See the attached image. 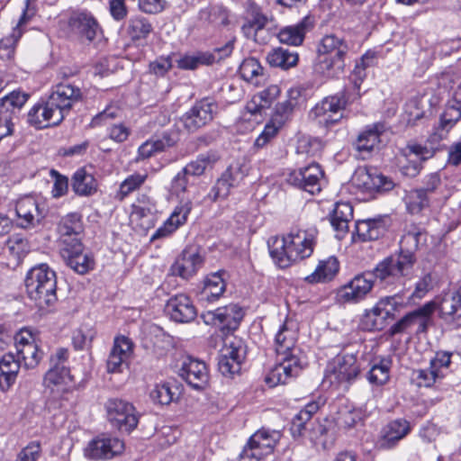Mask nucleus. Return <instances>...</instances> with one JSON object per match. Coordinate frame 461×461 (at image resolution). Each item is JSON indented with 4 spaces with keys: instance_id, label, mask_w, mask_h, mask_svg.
<instances>
[{
    "instance_id": "52",
    "label": "nucleus",
    "mask_w": 461,
    "mask_h": 461,
    "mask_svg": "<svg viewBox=\"0 0 461 461\" xmlns=\"http://www.w3.org/2000/svg\"><path fill=\"white\" fill-rule=\"evenodd\" d=\"M17 355L26 368H34L41 360L43 352L40 349L38 344L35 343L21 347V349L17 351Z\"/></svg>"
},
{
    "instance_id": "28",
    "label": "nucleus",
    "mask_w": 461,
    "mask_h": 461,
    "mask_svg": "<svg viewBox=\"0 0 461 461\" xmlns=\"http://www.w3.org/2000/svg\"><path fill=\"white\" fill-rule=\"evenodd\" d=\"M224 271H218L208 275L203 281V287L199 293V301L213 303L217 301L226 290V284L222 276Z\"/></svg>"
},
{
    "instance_id": "39",
    "label": "nucleus",
    "mask_w": 461,
    "mask_h": 461,
    "mask_svg": "<svg viewBox=\"0 0 461 461\" xmlns=\"http://www.w3.org/2000/svg\"><path fill=\"white\" fill-rule=\"evenodd\" d=\"M219 158V156L213 151L202 153L194 160L189 162L183 169L189 176H200L206 169L212 168Z\"/></svg>"
},
{
    "instance_id": "56",
    "label": "nucleus",
    "mask_w": 461,
    "mask_h": 461,
    "mask_svg": "<svg viewBox=\"0 0 461 461\" xmlns=\"http://www.w3.org/2000/svg\"><path fill=\"white\" fill-rule=\"evenodd\" d=\"M200 18L208 21L207 26L215 28L224 27L230 24L228 12L222 8H212L211 11H202Z\"/></svg>"
},
{
    "instance_id": "34",
    "label": "nucleus",
    "mask_w": 461,
    "mask_h": 461,
    "mask_svg": "<svg viewBox=\"0 0 461 461\" xmlns=\"http://www.w3.org/2000/svg\"><path fill=\"white\" fill-rule=\"evenodd\" d=\"M176 140V134L170 132H164L159 139L148 140L139 148V158L145 159L157 152L164 151L167 148L173 147Z\"/></svg>"
},
{
    "instance_id": "55",
    "label": "nucleus",
    "mask_w": 461,
    "mask_h": 461,
    "mask_svg": "<svg viewBox=\"0 0 461 461\" xmlns=\"http://www.w3.org/2000/svg\"><path fill=\"white\" fill-rule=\"evenodd\" d=\"M68 25L77 29H95L99 26L97 20L87 11L73 12L70 15Z\"/></svg>"
},
{
    "instance_id": "2",
    "label": "nucleus",
    "mask_w": 461,
    "mask_h": 461,
    "mask_svg": "<svg viewBox=\"0 0 461 461\" xmlns=\"http://www.w3.org/2000/svg\"><path fill=\"white\" fill-rule=\"evenodd\" d=\"M295 343V330L284 323L275 337L276 352L279 362L269 370L265 379L269 386L287 384L302 371L303 364Z\"/></svg>"
},
{
    "instance_id": "32",
    "label": "nucleus",
    "mask_w": 461,
    "mask_h": 461,
    "mask_svg": "<svg viewBox=\"0 0 461 461\" xmlns=\"http://www.w3.org/2000/svg\"><path fill=\"white\" fill-rule=\"evenodd\" d=\"M386 230L382 218L366 219L356 222V232L362 241L376 240Z\"/></svg>"
},
{
    "instance_id": "17",
    "label": "nucleus",
    "mask_w": 461,
    "mask_h": 461,
    "mask_svg": "<svg viewBox=\"0 0 461 461\" xmlns=\"http://www.w3.org/2000/svg\"><path fill=\"white\" fill-rule=\"evenodd\" d=\"M218 105L212 98H203L195 103L192 109L183 116L185 127L189 131H194L213 119Z\"/></svg>"
},
{
    "instance_id": "38",
    "label": "nucleus",
    "mask_w": 461,
    "mask_h": 461,
    "mask_svg": "<svg viewBox=\"0 0 461 461\" xmlns=\"http://www.w3.org/2000/svg\"><path fill=\"white\" fill-rule=\"evenodd\" d=\"M300 97L301 90L299 88H291L287 92V99L276 104L274 117L279 123H283L290 118L298 104Z\"/></svg>"
},
{
    "instance_id": "61",
    "label": "nucleus",
    "mask_w": 461,
    "mask_h": 461,
    "mask_svg": "<svg viewBox=\"0 0 461 461\" xmlns=\"http://www.w3.org/2000/svg\"><path fill=\"white\" fill-rule=\"evenodd\" d=\"M29 96L30 95L24 92L14 90L1 98V106L6 110L5 113L9 114V109H21L28 101Z\"/></svg>"
},
{
    "instance_id": "6",
    "label": "nucleus",
    "mask_w": 461,
    "mask_h": 461,
    "mask_svg": "<svg viewBox=\"0 0 461 461\" xmlns=\"http://www.w3.org/2000/svg\"><path fill=\"white\" fill-rule=\"evenodd\" d=\"M249 169V166L243 161L232 162L216 180L204 199L212 203L225 200L231 188L239 186L244 180Z\"/></svg>"
},
{
    "instance_id": "14",
    "label": "nucleus",
    "mask_w": 461,
    "mask_h": 461,
    "mask_svg": "<svg viewBox=\"0 0 461 461\" xmlns=\"http://www.w3.org/2000/svg\"><path fill=\"white\" fill-rule=\"evenodd\" d=\"M347 102L343 95L325 97L312 109L311 116L317 119L321 124L332 125L342 118L341 111L345 109Z\"/></svg>"
},
{
    "instance_id": "47",
    "label": "nucleus",
    "mask_w": 461,
    "mask_h": 461,
    "mask_svg": "<svg viewBox=\"0 0 461 461\" xmlns=\"http://www.w3.org/2000/svg\"><path fill=\"white\" fill-rule=\"evenodd\" d=\"M391 365V360L387 358L374 362L366 375L368 382L374 385L386 384L390 377Z\"/></svg>"
},
{
    "instance_id": "59",
    "label": "nucleus",
    "mask_w": 461,
    "mask_h": 461,
    "mask_svg": "<svg viewBox=\"0 0 461 461\" xmlns=\"http://www.w3.org/2000/svg\"><path fill=\"white\" fill-rule=\"evenodd\" d=\"M147 174L135 173L129 176L120 185L119 196L122 200L133 191L140 188L147 179Z\"/></svg>"
},
{
    "instance_id": "41",
    "label": "nucleus",
    "mask_w": 461,
    "mask_h": 461,
    "mask_svg": "<svg viewBox=\"0 0 461 461\" xmlns=\"http://www.w3.org/2000/svg\"><path fill=\"white\" fill-rule=\"evenodd\" d=\"M352 217V206L348 203H338L330 216V223L336 231L345 234Z\"/></svg>"
},
{
    "instance_id": "48",
    "label": "nucleus",
    "mask_w": 461,
    "mask_h": 461,
    "mask_svg": "<svg viewBox=\"0 0 461 461\" xmlns=\"http://www.w3.org/2000/svg\"><path fill=\"white\" fill-rule=\"evenodd\" d=\"M431 198L418 188L411 190L405 197L408 212L411 214H419L430 205Z\"/></svg>"
},
{
    "instance_id": "19",
    "label": "nucleus",
    "mask_w": 461,
    "mask_h": 461,
    "mask_svg": "<svg viewBox=\"0 0 461 461\" xmlns=\"http://www.w3.org/2000/svg\"><path fill=\"white\" fill-rule=\"evenodd\" d=\"M178 375L195 390L203 389L209 380L205 363L191 357L183 359Z\"/></svg>"
},
{
    "instance_id": "7",
    "label": "nucleus",
    "mask_w": 461,
    "mask_h": 461,
    "mask_svg": "<svg viewBox=\"0 0 461 461\" xmlns=\"http://www.w3.org/2000/svg\"><path fill=\"white\" fill-rule=\"evenodd\" d=\"M360 371V362L355 354H340L329 365L326 377L330 384L348 389L358 377Z\"/></svg>"
},
{
    "instance_id": "16",
    "label": "nucleus",
    "mask_w": 461,
    "mask_h": 461,
    "mask_svg": "<svg viewBox=\"0 0 461 461\" xmlns=\"http://www.w3.org/2000/svg\"><path fill=\"white\" fill-rule=\"evenodd\" d=\"M83 244L79 238H74L71 242H66V247H61L60 255L67 265L76 273L84 275L94 267V259L83 253Z\"/></svg>"
},
{
    "instance_id": "44",
    "label": "nucleus",
    "mask_w": 461,
    "mask_h": 461,
    "mask_svg": "<svg viewBox=\"0 0 461 461\" xmlns=\"http://www.w3.org/2000/svg\"><path fill=\"white\" fill-rule=\"evenodd\" d=\"M243 19L244 23L241 25V29H264L273 23V20L264 14L255 4H249Z\"/></svg>"
},
{
    "instance_id": "1",
    "label": "nucleus",
    "mask_w": 461,
    "mask_h": 461,
    "mask_svg": "<svg viewBox=\"0 0 461 461\" xmlns=\"http://www.w3.org/2000/svg\"><path fill=\"white\" fill-rule=\"evenodd\" d=\"M318 230L315 228L303 230L293 227L282 237H275L268 240L269 253L280 268L310 258L316 244Z\"/></svg>"
},
{
    "instance_id": "57",
    "label": "nucleus",
    "mask_w": 461,
    "mask_h": 461,
    "mask_svg": "<svg viewBox=\"0 0 461 461\" xmlns=\"http://www.w3.org/2000/svg\"><path fill=\"white\" fill-rule=\"evenodd\" d=\"M452 358L458 360L460 358V355L458 353L439 350L436 352L435 357L430 360L429 365L437 373L445 374L444 369L450 367L453 363Z\"/></svg>"
},
{
    "instance_id": "33",
    "label": "nucleus",
    "mask_w": 461,
    "mask_h": 461,
    "mask_svg": "<svg viewBox=\"0 0 461 461\" xmlns=\"http://www.w3.org/2000/svg\"><path fill=\"white\" fill-rule=\"evenodd\" d=\"M20 361L12 353L2 357L0 360V388L2 391H7L14 383L20 369Z\"/></svg>"
},
{
    "instance_id": "13",
    "label": "nucleus",
    "mask_w": 461,
    "mask_h": 461,
    "mask_svg": "<svg viewBox=\"0 0 461 461\" xmlns=\"http://www.w3.org/2000/svg\"><path fill=\"white\" fill-rule=\"evenodd\" d=\"M324 172L317 163L294 170L287 176V182L305 192L315 194L321 192Z\"/></svg>"
},
{
    "instance_id": "45",
    "label": "nucleus",
    "mask_w": 461,
    "mask_h": 461,
    "mask_svg": "<svg viewBox=\"0 0 461 461\" xmlns=\"http://www.w3.org/2000/svg\"><path fill=\"white\" fill-rule=\"evenodd\" d=\"M435 312L433 303H426L421 307L412 311V322L416 326V333H426L433 324L432 314Z\"/></svg>"
},
{
    "instance_id": "24",
    "label": "nucleus",
    "mask_w": 461,
    "mask_h": 461,
    "mask_svg": "<svg viewBox=\"0 0 461 461\" xmlns=\"http://www.w3.org/2000/svg\"><path fill=\"white\" fill-rule=\"evenodd\" d=\"M62 122V115L53 110L47 100L33 105L27 113V122L36 129L56 127Z\"/></svg>"
},
{
    "instance_id": "36",
    "label": "nucleus",
    "mask_w": 461,
    "mask_h": 461,
    "mask_svg": "<svg viewBox=\"0 0 461 461\" xmlns=\"http://www.w3.org/2000/svg\"><path fill=\"white\" fill-rule=\"evenodd\" d=\"M435 305V311L438 310L439 317L447 321L459 320L458 306L455 296L452 293H446L442 296L438 297L434 301H430Z\"/></svg>"
},
{
    "instance_id": "53",
    "label": "nucleus",
    "mask_w": 461,
    "mask_h": 461,
    "mask_svg": "<svg viewBox=\"0 0 461 461\" xmlns=\"http://www.w3.org/2000/svg\"><path fill=\"white\" fill-rule=\"evenodd\" d=\"M363 420V412L360 409L341 408L336 418L337 425L339 428L351 429L357 422Z\"/></svg>"
},
{
    "instance_id": "49",
    "label": "nucleus",
    "mask_w": 461,
    "mask_h": 461,
    "mask_svg": "<svg viewBox=\"0 0 461 461\" xmlns=\"http://www.w3.org/2000/svg\"><path fill=\"white\" fill-rule=\"evenodd\" d=\"M375 54L374 52H366L362 56L359 61L357 62L354 71L351 75V81L354 84V88L359 91L360 85L366 77V69L374 66ZM359 92L357 93V97H359Z\"/></svg>"
},
{
    "instance_id": "64",
    "label": "nucleus",
    "mask_w": 461,
    "mask_h": 461,
    "mask_svg": "<svg viewBox=\"0 0 461 461\" xmlns=\"http://www.w3.org/2000/svg\"><path fill=\"white\" fill-rule=\"evenodd\" d=\"M323 149L322 141L318 138H303L299 141L297 150L309 157H317Z\"/></svg>"
},
{
    "instance_id": "54",
    "label": "nucleus",
    "mask_w": 461,
    "mask_h": 461,
    "mask_svg": "<svg viewBox=\"0 0 461 461\" xmlns=\"http://www.w3.org/2000/svg\"><path fill=\"white\" fill-rule=\"evenodd\" d=\"M70 380L69 369L59 364H55L44 376V384L46 386L67 384L68 381Z\"/></svg>"
},
{
    "instance_id": "31",
    "label": "nucleus",
    "mask_w": 461,
    "mask_h": 461,
    "mask_svg": "<svg viewBox=\"0 0 461 461\" xmlns=\"http://www.w3.org/2000/svg\"><path fill=\"white\" fill-rule=\"evenodd\" d=\"M339 270V263L337 258L329 257L321 260L313 273L307 276L304 280L308 284L326 283L331 281Z\"/></svg>"
},
{
    "instance_id": "9",
    "label": "nucleus",
    "mask_w": 461,
    "mask_h": 461,
    "mask_svg": "<svg viewBox=\"0 0 461 461\" xmlns=\"http://www.w3.org/2000/svg\"><path fill=\"white\" fill-rule=\"evenodd\" d=\"M279 438L280 434L276 430L258 429L250 437L247 446L244 447L240 454L239 461L261 460L273 452Z\"/></svg>"
},
{
    "instance_id": "63",
    "label": "nucleus",
    "mask_w": 461,
    "mask_h": 461,
    "mask_svg": "<svg viewBox=\"0 0 461 461\" xmlns=\"http://www.w3.org/2000/svg\"><path fill=\"white\" fill-rule=\"evenodd\" d=\"M155 210V203L146 194H141L138 197L137 203L132 205V215L142 219L151 215Z\"/></svg>"
},
{
    "instance_id": "37",
    "label": "nucleus",
    "mask_w": 461,
    "mask_h": 461,
    "mask_svg": "<svg viewBox=\"0 0 461 461\" xmlns=\"http://www.w3.org/2000/svg\"><path fill=\"white\" fill-rule=\"evenodd\" d=\"M263 70V67L255 58L245 59L239 68L240 77L245 81L250 82L255 86H259L266 80Z\"/></svg>"
},
{
    "instance_id": "4",
    "label": "nucleus",
    "mask_w": 461,
    "mask_h": 461,
    "mask_svg": "<svg viewBox=\"0 0 461 461\" xmlns=\"http://www.w3.org/2000/svg\"><path fill=\"white\" fill-rule=\"evenodd\" d=\"M28 297L40 309L50 307L58 301L56 273L47 265L32 267L24 279Z\"/></svg>"
},
{
    "instance_id": "42",
    "label": "nucleus",
    "mask_w": 461,
    "mask_h": 461,
    "mask_svg": "<svg viewBox=\"0 0 461 461\" xmlns=\"http://www.w3.org/2000/svg\"><path fill=\"white\" fill-rule=\"evenodd\" d=\"M348 51L347 42L333 33L324 36L318 46V54L346 56Z\"/></svg>"
},
{
    "instance_id": "10",
    "label": "nucleus",
    "mask_w": 461,
    "mask_h": 461,
    "mask_svg": "<svg viewBox=\"0 0 461 461\" xmlns=\"http://www.w3.org/2000/svg\"><path fill=\"white\" fill-rule=\"evenodd\" d=\"M107 419L113 427L122 432L130 433L139 423L135 407L122 399H109L105 403Z\"/></svg>"
},
{
    "instance_id": "30",
    "label": "nucleus",
    "mask_w": 461,
    "mask_h": 461,
    "mask_svg": "<svg viewBox=\"0 0 461 461\" xmlns=\"http://www.w3.org/2000/svg\"><path fill=\"white\" fill-rule=\"evenodd\" d=\"M313 68L317 74L323 77H336L345 68V56L318 54Z\"/></svg>"
},
{
    "instance_id": "11",
    "label": "nucleus",
    "mask_w": 461,
    "mask_h": 461,
    "mask_svg": "<svg viewBox=\"0 0 461 461\" xmlns=\"http://www.w3.org/2000/svg\"><path fill=\"white\" fill-rule=\"evenodd\" d=\"M402 306V302L398 295L380 299L373 310L365 315V328L369 330H383L388 325V321L395 318L396 312Z\"/></svg>"
},
{
    "instance_id": "18",
    "label": "nucleus",
    "mask_w": 461,
    "mask_h": 461,
    "mask_svg": "<svg viewBox=\"0 0 461 461\" xmlns=\"http://www.w3.org/2000/svg\"><path fill=\"white\" fill-rule=\"evenodd\" d=\"M124 443L115 437L101 436L92 439L85 448L86 457L94 460L111 459L121 455Z\"/></svg>"
},
{
    "instance_id": "27",
    "label": "nucleus",
    "mask_w": 461,
    "mask_h": 461,
    "mask_svg": "<svg viewBox=\"0 0 461 461\" xmlns=\"http://www.w3.org/2000/svg\"><path fill=\"white\" fill-rule=\"evenodd\" d=\"M411 424L405 419L389 421L381 431L383 447L391 448L411 432Z\"/></svg>"
},
{
    "instance_id": "60",
    "label": "nucleus",
    "mask_w": 461,
    "mask_h": 461,
    "mask_svg": "<svg viewBox=\"0 0 461 461\" xmlns=\"http://www.w3.org/2000/svg\"><path fill=\"white\" fill-rule=\"evenodd\" d=\"M413 379L416 381L417 384L420 386L429 387L431 386L438 379L443 378L445 374L437 373L434 368L429 367L427 369H417L412 373Z\"/></svg>"
},
{
    "instance_id": "62",
    "label": "nucleus",
    "mask_w": 461,
    "mask_h": 461,
    "mask_svg": "<svg viewBox=\"0 0 461 461\" xmlns=\"http://www.w3.org/2000/svg\"><path fill=\"white\" fill-rule=\"evenodd\" d=\"M281 90L277 85H270L254 96V100H258V106L261 109H267L280 95Z\"/></svg>"
},
{
    "instance_id": "51",
    "label": "nucleus",
    "mask_w": 461,
    "mask_h": 461,
    "mask_svg": "<svg viewBox=\"0 0 461 461\" xmlns=\"http://www.w3.org/2000/svg\"><path fill=\"white\" fill-rule=\"evenodd\" d=\"M176 386H172L168 383L156 384L150 392V398L161 405H167L176 399Z\"/></svg>"
},
{
    "instance_id": "29",
    "label": "nucleus",
    "mask_w": 461,
    "mask_h": 461,
    "mask_svg": "<svg viewBox=\"0 0 461 461\" xmlns=\"http://www.w3.org/2000/svg\"><path fill=\"white\" fill-rule=\"evenodd\" d=\"M386 125L383 122L369 124L358 134L355 142L358 151H372L380 142V136L385 131Z\"/></svg>"
},
{
    "instance_id": "26",
    "label": "nucleus",
    "mask_w": 461,
    "mask_h": 461,
    "mask_svg": "<svg viewBox=\"0 0 461 461\" xmlns=\"http://www.w3.org/2000/svg\"><path fill=\"white\" fill-rule=\"evenodd\" d=\"M191 210L192 203L190 201L177 206L164 224L152 234L150 240L166 238L172 234L179 226L185 223Z\"/></svg>"
},
{
    "instance_id": "50",
    "label": "nucleus",
    "mask_w": 461,
    "mask_h": 461,
    "mask_svg": "<svg viewBox=\"0 0 461 461\" xmlns=\"http://www.w3.org/2000/svg\"><path fill=\"white\" fill-rule=\"evenodd\" d=\"M461 118V100L454 98L448 102L445 111L440 116V127L443 130H449Z\"/></svg>"
},
{
    "instance_id": "21",
    "label": "nucleus",
    "mask_w": 461,
    "mask_h": 461,
    "mask_svg": "<svg viewBox=\"0 0 461 461\" xmlns=\"http://www.w3.org/2000/svg\"><path fill=\"white\" fill-rule=\"evenodd\" d=\"M165 312L172 321L179 323L191 322L197 316V311L192 300L184 294L169 298L166 303Z\"/></svg>"
},
{
    "instance_id": "25",
    "label": "nucleus",
    "mask_w": 461,
    "mask_h": 461,
    "mask_svg": "<svg viewBox=\"0 0 461 461\" xmlns=\"http://www.w3.org/2000/svg\"><path fill=\"white\" fill-rule=\"evenodd\" d=\"M132 342L125 336L116 337L107 358L106 366L109 373L122 372V365L132 351Z\"/></svg>"
},
{
    "instance_id": "58",
    "label": "nucleus",
    "mask_w": 461,
    "mask_h": 461,
    "mask_svg": "<svg viewBox=\"0 0 461 461\" xmlns=\"http://www.w3.org/2000/svg\"><path fill=\"white\" fill-rule=\"evenodd\" d=\"M22 37V31H13L10 35L0 40V59H11L14 55L15 46Z\"/></svg>"
},
{
    "instance_id": "22",
    "label": "nucleus",
    "mask_w": 461,
    "mask_h": 461,
    "mask_svg": "<svg viewBox=\"0 0 461 461\" xmlns=\"http://www.w3.org/2000/svg\"><path fill=\"white\" fill-rule=\"evenodd\" d=\"M353 180L359 188L369 192H387L394 187L392 178L377 173L375 169L359 168Z\"/></svg>"
},
{
    "instance_id": "5",
    "label": "nucleus",
    "mask_w": 461,
    "mask_h": 461,
    "mask_svg": "<svg viewBox=\"0 0 461 461\" xmlns=\"http://www.w3.org/2000/svg\"><path fill=\"white\" fill-rule=\"evenodd\" d=\"M375 280L384 285H393L398 281L394 276L380 277L376 266L373 271L357 275L346 285L339 287L337 292L339 301L342 303H358L371 292Z\"/></svg>"
},
{
    "instance_id": "46",
    "label": "nucleus",
    "mask_w": 461,
    "mask_h": 461,
    "mask_svg": "<svg viewBox=\"0 0 461 461\" xmlns=\"http://www.w3.org/2000/svg\"><path fill=\"white\" fill-rule=\"evenodd\" d=\"M177 68L185 70H194L199 66L213 64V57L209 51H197L192 55H184L176 60Z\"/></svg>"
},
{
    "instance_id": "23",
    "label": "nucleus",
    "mask_w": 461,
    "mask_h": 461,
    "mask_svg": "<svg viewBox=\"0 0 461 461\" xmlns=\"http://www.w3.org/2000/svg\"><path fill=\"white\" fill-rule=\"evenodd\" d=\"M17 224L22 228H31L39 224L45 217L43 210L32 196L20 198L15 205Z\"/></svg>"
},
{
    "instance_id": "40",
    "label": "nucleus",
    "mask_w": 461,
    "mask_h": 461,
    "mask_svg": "<svg viewBox=\"0 0 461 461\" xmlns=\"http://www.w3.org/2000/svg\"><path fill=\"white\" fill-rule=\"evenodd\" d=\"M72 189L78 195H91L96 191L95 179L84 168H80L75 172L72 177Z\"/></svg>"
},
{
    "instance_id": "15",
    "label": "nucleus",
    "mask_w": 461,
    "mask_h": 461,
    "mask_svg": "<svg viewBox=\"0 0 461 461\" xmlns=\"http://www.w3.org/2000/svg\"><path fill=\"white\" fill-rule=\"evenodd\" d=\"M82 97L80 88L70 84H59L55 86L47 101L53 110L62 115V121L70 112L74 104Z\"/></svg>"
},
{
    "instance_id": "43",
    "label": "nucleus",
    "mask_w": 461,
    "mask_h": 461,
    "mask_svg": "<svg viewBox=\"0 0 461 461\" xmlns=\"http://www.w3.org/2000/svg\"><path fill=\"white\" fill-rule=\"evenodd\" d=\"M267 60L271 67L288 69L296 66L298 54L284 48H276L267 54Z\"/></svg>"
},
{
    "instance_id": "3",
    "label": "nucleus",
    "mask_w": 461,
    "mask_h": 461,
    "mask_svg": "<svg viewBox=\"0 0 461 461\" xmlns=\"http://www.w3.org/2000/svg\"><path fill=\"white\" fill-rule=\"evenodd\" d=\"M423 236L421 231L405 233L400 241V253L387 257L377 264L378 276L382 278L394 276L398 281L402 277L411 276L416 262L414 253Z\"/></svg>"
},
{
    "instance_id": "35",
    "label": "nucleus",
    "mask_w": 461,
    "mask_h": 461,
    "mask_svg": "<svg viewBox=\"0 0 461 461\" xmlns=\"http://www.w3.org/2000/svg\"><path fill=\"white\" fill-rule=\"evenodd\" d=\"M59 233L62 242V247H66V242H71L74 238H79L82 231L81 216L73 212L61 219L58 226Z\"/></svg>"
},
{
    "instance_id": "12",
    "label": "nucleus",
    "mask_w": 461,
    "mask_h": 461,
    "mask_svg": "<svg viewBox=\"0 0 461 461\" xmlns=\"http://www.w3.org/2000/svg\"><path fill=\"white\" fill-rule=\"evenodd\" d=\"M224 345L225 348L219 358L218 368L223 375L231 376L240 373L246 358L247 347L242 339L229 336L225 337Z\"/></svg>"
},
{
    "instance_id": "8",
    "label": "nucleus",
    "mask_w": 461,
    "mask_h": 461,
    "mask_svg": "<svg viewBox=\"0 0 461 461\" xmlns=\"http://www.w3.org/2000/svg\"><path fill=\"white\" fill-rule=\"evenodd\" d=\"M243 317L242 308L236 303H230L201 314L203 322L206 325L218 327L222 337H227L238 330Z\"/></svg>"
},
{
    "instance_id": "20",
    "label": "nucleus",
    "mask_w": 461,
    "mask_h": 461,
    "mask_svg": "<svg viewBox=\"0 0 461 461\" xmlns=\"http://www.w3.org/2000/svg\"><path fill=\"white\" fill-rule=\"evenodd\" d=\"M203 258L197 248L186 247L171 266L170 272L173 276L187 280L197 273L203 266Z\"/></svg>"
}]
</instances>
